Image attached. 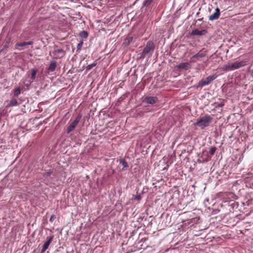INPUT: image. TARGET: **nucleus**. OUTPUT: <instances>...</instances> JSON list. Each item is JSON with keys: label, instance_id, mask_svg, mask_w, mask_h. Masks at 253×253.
I'll return each mask as SVG.
<instances>
[{"label": "nucleus", "instance_id": "7c9ffc66", "mask_svg": "<svg viewBox=\"0 0 253 253\" xmlns=\"http://www.w3.org/2000/svg\"><path fill=\"white\" fill-rule=\"evenodd\" d=\"M250 74H251V76L253 77V69H252V70H250Z\"/></svg>", "mask_w": 253, "mask_h": 253}, {"label": "nucleus", "instance_id": "4468645a", "mask_svg": "<svg viewBox=\"0 0 253 253\" xmlns=\"http://www.w3.org/2000/svg\"><path fill=\"white\" fill-rule=\"evenodd\" d=\"M18 104L17 100L16 99H12L6 105V108H8L10 107L14 106L17 105Z\"/></svg>", "mask_w": 253, "mask_h": 253}, {"label": "nucleus", "instance_id": "b1692460", "mask_svg": "<svg viewBox=\"0 0 253 253\" xmlns=\"http://www.w3.org/2000/svg\"><path fill=\"white\" fill-rule=\"evenodd\" d=\"M132 199V200H136V201H139L141 199V197L140 195H135V196L133 195Z\"/></svg>", "mask_w": 253, "mask_h": 253}, {"label": "nucleus", "instance_id": "412c9836", "mask_svg": "<svg viewBox=\"0 0 253 253\" xmlns=\"http://www.w3.org/2000/svg\"><path fill=\"white\" fill-rule=\"evenodd\" d=\"M21 93V89L19 87L16 88L14 91V95L15 96H18Z\"/></svg>", "mask_w": 253, "mask_h": 253}, {"label": "nucleus", "instance_id": "393cba45", "mask_svg": "<svg viewBox=\"0 0 253 253\" xmlns=\"http://www.w3.org/2000/svg\"><path fill=\"white\" fill-rule=\"evenodd\" d=\"M216 148L214 147H212L210 149V153L211 155H213L216 151Z\"/></svg>", "mask_w": 253, "mask_h": 253}, {"label": "nucleus", "instance_id": "ddd939ff", "mask_svg": "<svg viewBox=\"0 0 253 253\" xmlns=\"http://www.w3.org/2000/svg\"><path fill=\"white\" fill-rule=\"evenodd\" d=\"M56 66H57L56 61H55L54 60L51 61L49 67L47 68V70L49 72H53L54 71H55Z\"/></svg>", "mask_w": 253, "mask_h": 253}, {"label": "nucleus", "instance_id": "f8f14e48", "mask_svg": "<svg viewBox=\"0 0 253 253\" xmlns=\"http://www.w3.org/2000/svg\"><path fill=\"white\" fill-rule=\"evenodd\" d=\"M190 64L186 62H182L177 65L176 68L180 69H184L185 70L189 68Z\"/></svg>", "mask_w": 253, "mask_h": 253}, {"label": "nucleus", "instance_id": "7ed1b4c3", "mask_svg": "<svg viewBox=\"0 0 253 253\" xmlns=\"http://www.w3.org/2000/svg\"><path fill=\"white\" fill-rule=\"evenodd\" d=\"M212 118L209 115H206L198 119L194 126H198L202 128H204L209 126L210 123L212 121Z\"/></svg>", "mask_w": 253, "mask_h": 253}, {"label": "nucleus", "instance_id": "20e7f679", "mask_svg": "<svg viewBox=\"0 0 253 253\" xmlns=\"http://www.w3.org/2000/svg\"><path fill=\"white\" fill-rule=\"evenodd\" d=\"M53 49L54 51L52 52V54L55 59H61L65 56L66 52L63 49L58 48L56 45H54Z\"/></svg>", "mask_w": 253, "mask_h": 253}, {"label": "nucleus", "instance_id": "6e6552de", "mask_svg": "<svg viewBox=\"0 0 253 253\" xmlns=\"http://www.w3.org/2000/svg\"><path fill=\"white\" fill-rule=\"evenodd\" d=\"M207 54V50L203 48L199 52L196 53L194 55L191 57V59H199L200 58H203L206 56Z\"/></svg>", "mask_w": 253, "mask_h": 253}, {"label": "nucleus", "instance_id": "423d86ee", "mask_svg": "<svg viewBox=\"0 0 253 253\" xmlns=\"http://www.w3.org/2000/svg\"><path fill=\"white\" fill-rule=\"evenodd\" d=\"M217 76L216 74H213L208 76L205 79L201 80L200 85L201 87H203L209 84L212 81L214 80L217 78Z\"/></svg>", "mask_w": 253, "mask_h": 253}, {"label": "nucleus", "instance_id": "dca6fc26", "mask_svg": "<svg viewBox=\"0 0 253 253\" xmlns=\"http://www.w3.org/2000/svg\"><path fill=\"white\" fill-rule=\"evenodd\" d=\"M33 44V42L30 41V42H20V43L18 42L16 44V46L21 47V46L28 45H32Z\"/></svg>", "mask_w": 253, "mask_h": 253}, {"label": "nucleus", "instance_id": "9b49d317", "mask_svg": "<svg viewBox=\"0 0 253 253\" xmlns=\"http://www.w3.org/2000/svg\"><path fill=\"white\" fill-rule=\"evenodd\" d=\"M220 16V9L216 8L215 12L209 16V19L210 21H213L217 19Z\"/></svg>", "mask_w": 253, "mask_h": 253}, {"label": "nucleus", "instance_id": "c756f323", "mask_svg": "<svg viewBox=\"0 0 253 253\" xmlns=\"http://www.w3.org/2000/svg\"><path fill=\"white\" fill-rule=\"evenodd\" d=\"M8 47V45L7 44H5L4 45H3V48L0 50V52H2L4 48H6Z\"/></svg>", "mask_w": 253, "mask_h": 253}, {"label": "nucleus", "instance_id": "a211bd4d", "mask_svg": "<svg viewBox=\"0 0 253 253\" xmlns=\"http://www.w3.org/2000/svg\"><path fill=\"white\" fill-rule=\"evenodd\" d=\"M119 162H120V164H122L123 165V168H126L128 167L127 163L126 162V161L124 159L122 158V159H120ZM122 169L123 170L124 169Z\"/></svg>", "mask_w": 253, "mask_h": 253}, {"label": "nucleus", "instance_id": "39448f33", "mask_svg": "<svg viewBox=\"0 0 253 253\" xmlns=\"http://www.w3.org/2000/svg\"><path fill=\"white\" fill-rule=\"evenodd\" d=\"M82 117L81 114H79L75 120L69 126L67 129V133L69 134L76 127Z\"/></svg>", "mask_w": 253, "mask_h": 253}, {"label": "nucleus", "instance_id": "9d476101", "mask_svg": "<svg viewBox=\"0 0 253 253\" xmlns=\"http://www.w3.org/2000/svg\"><path fill=\"white\" fill-rule=\"evenodd\" d=\"M207 33L206 30H203L201 31L197 29H194L192 31L190 35L191 36H201L205 35Z\"/></svg>", "mask_w": 253, "mask_h": 253}, {"label": "nucleus", "instance_id": "f3484780", "mask_svg": "<svg viewBox=\"0 0 253 253\" xmlns=\"http://www.w3.org/2000/svg\"><path fill=\"white\" fill-rule=\"evenodd\" d=\"M80 37L82 39H86L88 37V33L85 31H83L79 34Z\"/></svg>", "mask_w": 253, "mask_h": 253}, {"label": "nucleus", "instance_id": "cd10ccee", "mask_svg": "<svg viewBox=\"0 0 253 253\" xmlns=\"http://www.w3.org/2000/svg\"><path fill=\"white\" fill-rule=\"evenodd\" d=\"M214 105H215V107L216 108H217V107H222L224 105V104L222 103L216 102V103H214Z\"/></svg>", "mask_w": 253, "mask_h": 253}, {"label": "nucleus", "instance_id": "1a4fd4ad", "mask_svg": "<svg viewBox=\"0 0 253 253\" xmlns=\"http://www.w3.org/2000/svg\"><path fill=\"white\" fill-rule=\"evenodd\" d=\"M157 101V97L155 96L146 97L144 100L145 103L151 105L155 104Z\"/></svg>", "mask_w": 253, "mask_h": 253}, {"label": "nucleus", "instance_id": "2eb2a0df", "mask_svg": "<svg viewBox=\"0 0 253 253\" xmlns=\"http://www.w3.org/2000/svg\"><path fill=\"white\" fill-rule=\"evenodd\" d=\"M31 80H32V82H33L36 79V74L38 72V70L36 68H34V69H32L31 70Z\"/></svg>", "mask_w": 253, "mask_h": 253}, {"label": "nucleus", "instance_id": "bb28decb", "mask_svg": "<svg viewBox=\"0 0 253 253\" xmlns=\"http://www.w3.org/2000/svg\"><path fill=\"white\" fill-rule=\"evenodd\" d=\"M83 42L82 41L81 42H80L78 45H77V50H80L83 46Z\"/></svg>", "mask_w": 253, "mask_h": 253}, {"label": "nucleus", "instance_id": "2f4dec72", "mask_svg": "<svg viewBox=\"0 0 253 253\" xmlns=\"http://www.w3.org/2000/svg\"><path fill=\"white\" fill-rule=\"evenodd\" d=\"M5 44H6L8 45V44H9V42H6V43H5Z\"/></svg>", "mask_w": 253, "mask_h": 253}, {"label": "nucleus", "instance_id": "aec40b11", "mask_svg": "<svg viewBox=\"0 0 253 253\" xmlns=\"http://www.w3.org/2000/svg\"><path fill=\"white\" fill-rule=\"evenodd\" d=\"M96 62H94L93 63L91 64H89L88 65H87L86 67V70L87 71H89L90 70H91L93 67H95L96 65Z\"/></svg>", "mask_w": 253, "mask_h": 253}, {"label": "nucleus", "instance_id": "4be33fe9", "mask_svg": "<svg viewBox=\"0 0 253 253\" xmlns=\"http://www.w3.org/2000/svg\"><path fill=\"white\" fill-rule=\"evenodd\" d=\"M152 1V0H145L144 1V2H143V6H148L151 4Z\"/></svg>", "mask_w": 253, "mask_h": 253}, {"label": "nucleus", "instance_id": "a878e982", "mask_svg": "<svg viewBox=\"0 0 253 253\" xmlns=\"http://www.w3.org/2000/svg\"><path fill=\"white\" fill-rule=\"evenodd\" d=\"M6 113V111L2 108H0V116H4Z\"/></svg>", "mask_w": 253, "mask_h": 253}, {"label": "nucleus", "instance_id": "6ab92c4d", "mask_svg": "<svg viewBox=\"0 0 253 253\" xmlns=\"http://www.w3.org/2000/svg\"><path fill=\"white\" fill-rule=\"evenodd\" d=\"M133 38L132 37H127L125 39L124 44L126 45H128L132 41Z\"/></svg>", "mask_w": 253, "mask_h": 253}, {"label": "nucleus", "instance_id": "0eeeda50", "mask_svg": "<svg viewBox=\"0 0 253 253\" xmlns=\"http://www.w3.org/2000/svg\"><path fill=\"white\" fill-rule=\"evenodd\" d=\"M54 238L53 235H51L50 236L46 238V241L42 246V249L41 251V253H43L48 248L51 241L53 240Z\"/></svg>", "mask_w": 253, "mask_h": 253}, {"label": "nucleus", "instance_id": "f257e3e1", "mask_svg": "<svg viewBox=\"0 0 253 253\" xmlns=\"http://www.w3.org/2000/svg\"><path fill=\"white\" fill-rule=\"evenodd\" d=\"M247 62L245 60H242L240 61H236L233 63H228L227 64L223 65L221 70L223 71L228 72L238 69L246 65Z\"/></svg>", "mask_w": 253, "mask_h": 253}, {"label": "nucleus", "instance_id": "c85d7f7f", "mask_svg": "<svg viewBox=\"0 0 253 253\" xmlns=\"http://www.w3.org/2000/svg\"><path fill=\"white\" fill-rule=\"evenodd\" d=\"M56 219V216L54 214L52 215L49 219V221L50 222H53V221Z\"/></svg>", "mask_w": 253, "mask_h": 253}, {"label": "nucleus", "instance_id": "f03ea898", "mask_svg": "<svg viewBox=\"0 0 253 253\" xmlns=\"http://www.w3.org/2000/svg\"><path fill=\"white\" fill-rule=\"evenodd\" d=\"M155 49V44L152 41H149L147 42L145 47L143 49V51L142 52L139 58L141 59H144L146 56H148V58H150Z\"/></svg>", "mask_w": 253, "mask_h": 253}, {"label": "nucleus", "instance_id": "5701e85b", "mask_svg": "<svg viewBox=\"0 0 253 253\" xmlns=\"http://www.w3.org/2000/svg\"><path fill=\"white\" fill-rule=\"evenodd\" d=\"M51 173L52 171L50 169H49L47 171L43 173L42 175L43 177H48L51 175Z\"/></svg>", "mask_w": 253, "mask_h": 253}]
</instances>
